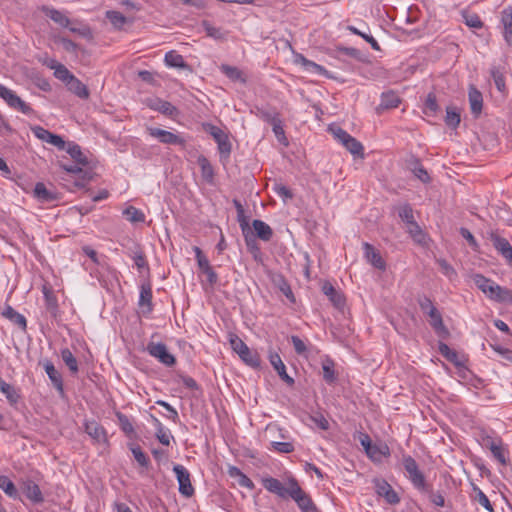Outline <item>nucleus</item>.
<instances>
[{
	"mask_svg": "<svg viewBox=\"0 0 512 512\" xmlns=\"http://www.w3.org/2000/svg\"><path fill=\"white\" fill-rule=\"evenodd\" d=\"M419 306L424 318L437 337L441 340L447 339L450 336V332L443 322L442 313L438 307L428 298L419 301Z\"/></svg>",
	"mask_w": 512,
	"mask_h": 512,
	"instance_id": "obj_1",
	"label": "nucleus"
},
{
	"mask_svg": "<svg viewBox=\"0 0 512 512\" xmlns=\"http://www.w3.org/2000/svg\"><path fill=\"white\" fill-rule=\"evenodd\" d=\"M475 285L488 298L497 302L512 303V291L501 287L493 280L486 278L481 274H476L473 278Z\"/></svg>",
	"mask_w": 512,
	"mask_h": 512,
	"instance_id": "obj_2",
	"label": "nucleus"
},
{
	"mask_svg": "<svg viewBox=\"0 0 512 512\" xmlns=\"http://www.w3.org/2000/svg\"><path fill=\"white\" fill-rule=\"evenodd\" d=\"M230 345L244 363L254 368L260 366L259 354L251 350L238 336L233 335L230 337Z\"/></svg>",
	"mask_w": 512,
	"mask_h": 512,
	"instance_id": "obj_3",
	"label": "nucleus"
},
{
	"mask_svg": "<svg viewBox=\"0 0 512 512\" xmlns=\"http://www.w3.org/2000/svg\"><path fill=\"white\" fill-rule=\"evenodd\" d=\"M290 497L297 503L301 512H319L311 497L302 490L295 479L290 480Z\"/></svg>",
	"mask_w": 512,
	"mask_h": 512,
	"instance_id": "obj_4",
	"label": "nucleus"
},
{
	"mask_svg": "<svg viewBox=\"0 0 512 512\" xmlns=\"http://www.w3.org/2000/svg\"><path fill=\"white\" fill-rule=\"evenodd\" d=\"M0 98H2L9 107L22 112L25 115L33 113V109L24 102L13 90L0 83Z\"/></svg>",
	"mask_w": 512,
	"mask_h": 512,
	"instance_id": "obj_5",
	"label": "nucleus"
},
{
	"mask_svg": "<svg viewBox=\"0 0 512 512\" xmlns=\"http://www.w3.org/2000/svg\"><path fill=\"white\" fill-rule=\"evenodd\" d=\"M147 132L151 137L157 139L162 144L179 145L182 147L186 145V139L181 134H175L171 131L156 127H148Z\"/></svg>",
	"mask_w": 512,
	"mask_h": 512,
	"instance_id": "obj_6",
	"label": "nucleus"
},
{
	"mask_svg": "<svg viewBox=\"0 0 512 512\" xmlns=\"http://www.w3.org/2000/svg\"><path fill=\"white\" fill-rule=\"evenodd\" d=\"M173 471L178 481L179 493L186 498L192 497L195 490L191 483L189 471L180 464L174 465Z\"/></svg>",
	"mask_w": 512,
	"mask_h": 512,
	"instance_id": "obj_7",
	"label": "nucleus"
},
{
	"mask_svg": "<svg viewBox=\"0 0 512 512\" xmlns=\"http://www.w3.org/2000/svg\"><path fill=\"white\" fill-rule=\"evenodd\" d=\"M146 351L150 356L158 359L162 364L171 367L175 364V357L168 351L167 346L164 343L149 342L146 347Z\"/></svg>",
	"mask_w": 512,
	"mask_h": 512,
	"instance_id": "obj_8",
	"label": "nucleus"
},
{
	"mask_svg": "<svg viewBox=\"0 0 512 512\" xmlns=\"http://www.w3.org/2000/svg\"><path fill=\"white\" fill-rule=\"evenodd\" d=\"M144 104L163 115L174 116L178 113L177 108L172 105L169 101L163 100L158 97H149L144 100Z\"/></svg>",
	"mask_w": 512,
	"mask_h": 512,
	"instance_id": "obj_9",
	"label": "nucleus"
},
{
	"mask_svg": "<svg viewBox=\"0 0 512 512\" xmlns=\"http://www.w3.org/2000/svg\"><path fill=\"white\" fill-rule=\"evenodd\" d=\"M261 483L267 491L276 494L281 498H286L287 496H290V486L288 488H285L282 482L276 478L263 477L261 479Z\"/></svg>",
	"mask_w": 512,
	"mask_h": 512,
	"instance_id": "obj_10",
	"label": "nucleus"
},
{
	"mask_svg": "<svg viewBox=\"0 0 512 512\" xmlns=\"http://www.w3.org/2000/svg\"><path fill=\"white\" fill-rule=\"evenodd\" d=\"M418 490H421L423 494L426 495V497L429 499L431 503H433L435 506L442 507L444 506V497L439 492H434L430 485H428L424 477L421 473L418 472Z\"/></svg>",
	"mask_w": 512,
	"mask_h": 512,
	"instance_id": "obj_11",
	"label": "nucleus"
},
{
	"mask_svg": "<svg viewBox=\"0 0 512 512\" xmlns=\"http://www.w3.org/2000/svg\"><path fill=\"white\" fill-rule=\"evenodd\" d=\"M21 489L25 496L33 503L38 504L44 501L43 494L38 484L27 479L22 482Z\"/></svg>",
	"mask_w": 512,
	"mask_h": 512,
	"instance_id": "obj_12",
	"label": "nucleus"
},
{
	"mask_svg": "<svg viewBox=\"0 0 512 512\" xmlns=\"http://www.w3.org/2000/svg\"><path fill=\"white\" fill-rule=\"evenodd\" d=\"M269 361L273 368L277 371L279 377L289 386L294 384V379L286 372V366L277 352L269 353Z\"/></svg>",
	"mask_w": 512,
	"mask_h": 512,
	"instance_id": "obj_13",
	"label": "nucleus"
},
{
	"mask_svg": "<svg viewBox=\"0 0 512 512\" xmlns=\"http://www.w3.org/2000/svg\"><path fill=\"white\" fill-rule=\"evenodd\" d=\"M43 368H44L48 378L52 382L53 386L56 388V390L61 395H63L64 394V386H63L62 375L60 374V372L55 368L54 364L49 360H46L43 363Z\"/></svg>",
	"mask_w": 512,
	"mask_h": 512,
	"instance_id": "obj_14",
	"label": "nucleus"
},
{
	"mask_svg": "<svg viewBox=\"0 0 512 512\" xmlns=\"http://www.w3.org/2000/svg\"><path fill=\"white\" fill-rule=\"evenodd\" d=\"M322 291L336 308L342 309L345 306L344 295L337 291L331 283L325 282L322 286Z\"/></svg>",
	"mask_w": 512,
	"mask_h": 512,
	"instance_id": "obj_15",
	"label": "nucleus"
},
{
	"mask_svg": "<svg viewBox=\"0 0 512 512\" xmlns=\"http://www.w3.org/2000/svg\"><path fill=\"white\" fill-rule=\"evenodd\" d=\"M152 288L149 283H144L140 287V295L138 305L143 309L144 313H151L153 310L152 305Z\"/></svg>",
	"mask_w": 512,
	"mask_h": 512,
	"instance_id": "obj_16",
	"label": "nucleus"
},
{
	"mask_svg": "<svg viewBox=\"0 0 512 512\" xmlns=\"http://www.w3.org/2000/svg\"><path fill=\"white\" fill-rule=\"evenodd\" d=\"M85 432L97 443H105L107 441L105 429L96 421H87L85 423Z\"/></svg>",
	"mask_w": 512,
	"mask_h": 512,
	"instance_id": "obj_17",
	"label": "nucleus"
},
{
	"mask_svg": "<svg viewBox=\"0 0 512 512\" xmlns=\"http://www.w3.org/2000/svg\"><path fill=\"white\" fill-rule=\"evenodd\" d=\"M42 11L47 17H49L52 21L63 28H68L72 23L71 20L62 11L53 7L43 6Z\"/></svg>",
	"mask_w": 512,
	"mask_h": 512,
	"instance_id": "obj_18",
	"label": "nucleus"
},
{
	"mask_svg": "<svg viewBox=\"0 0 512 512\" xmlns=\"http://www.w3.org/2000/svg\"><path fill=\"white\" fill-rule=\"evenodd\" d=\"M376 490L378 495L384 497L388 503L395 504L399 502V497L396 492L386 481H378L376 484Z\"/></svg>",
	"mask_w": 512,
	"mask_h": 512,
	"instance_id": "obj_19",
	"label": "nucleus"
},
{
	"mask_svg": "<svg viewBox=\"0 0 512 512\" xmlns=\"http://www.w3.org/2000/svg\"><path fill=\"white\" fill-rule=\"evenodd\" d=\"M398 215L403 222H405L406 224H408L410 226L409 233H410L411 237L414 238L415 234H414L413 228L415 227V223H414V211H413L412 207L409 204L400 205L398 208Z\"/></svg>",
	"mask_w": 512,
	"mask_h": 512,
	"instance_id": "obj_20",
	"label": "nucleus"
},
{
	"mask_svg": "<svg viewBox=\"0 0 512 512\" xmlns=\"http://www.w3.org/2000/svg\"><path fill=\"white\" fill-rule=\"evenodd\" d=\"M364 252L367 260L377 269H385V261L379 252L369 243H364Z\"/></svg>",
	"mask_w": 512,
	"mask_h": 512,
	"instance_id": "obj_21",
	"label": "nucleus"
},
{
	"mask_svg": "<svg viewBox=\"0 0 512 512\" xmlns=\"http://www.w3.org/2000/svg\"><path fill=\"white\" fill-rule=\"evenodd\" d=\"M468 97H469L471 112L474 115H479L481 113L482 107H483V97H482L481 92L478 89H476L475 87L471 86L469 88Z\"/></svg>",
	"mask_w": 512,
	"mask_h": 512,
	"instance_id": "obj_22",
	"label": "nucleus"
},
{
	"mask_svg": "<svg viewBox=\"0 0 512 512\" xmlns=\"http://www.w3.org/2000/svg\"><path fill=\"white\" fill-rule=\"evenodd\" d=\"M257 237L263 241H270L273 236L272 228L262 220L255 219L252 222Z\"/></svg>",
	"mask_w": 512,
	"mask_h": 512,
	"instance_id": "obj_23",
	"label": "nucleus"
},
{
	"mask_svg": "<svg viewBox=\"0 0 512 512\" xmlns=\"http://www.w3.org/2000/svg\"><path fill=\"white\" fill-rule=\"evenodd\" d=\"M2 315L7 318L8 320H10L12 323H14L15 325H17L19 328H21L22 330H26V327H27V321H26V318L20 314L19 312H17L14 308H12L11 306H7L3 312H2Z\"/></svg>",
	"mask_w": 512,
	"mask_h": 512,
	"instance_id": "obj_24",
	"label": "nucleus"
},
{
	"mask_svg": "<svg viewBox=\"0 0 512 512\" xmlns=\"http://www.w3.org/2000/svg\"><path fill=\"white\" fill-rule=\"evenodd\" d=\"M501 22L504 26V37L509 44H512V8H505L501 13Z\"/></svg>",
	"mask_w": 512,
	"mask_h": 512,
	"instance_id": "obj_25",
	"label": "nucleus"
},
{
	"mask_svg": "<svg viewBox=\"0 0 512 512\" xmlns=\"http://www.w3.org/2000/svg\"><path fill=\"white\" fill-rule=\"evenodd\" d=\"M48 67L54 70V75L56 78L68 83L74 75L70 73V71L61 63H58L55 60H51L48 64Z\"/></svg>",
	"mask_w": 512,
	"mask_h": 512,
	"instance_id": "obj_26",
	"label": "nucleus"
},
{
	"mask_svg": "<svg viewBox=\"0 0 512 512\" xmlns=\"http://www.w3.org/2000/svg\"><path fill=\"white\" fill-rule=\"evenodd\" d=\"M201 25L208 37L213 38L218 41H223L226 39L227 32L224 31L222 28L213 26L207 20L202 21Z\"/></svg>",
	"mask_w": 512,
	"mask_h": 512,
	"instance_id": "obj_27",
	"label": "nucleus"
},
{
	"mask_svg": "<svg viewBox=\"0 0 512 512\" xmlns=\"http://www.w3.org/2000/svg\"><path fill=\"white\" fill-rule=\"evenodd\" d=\"M220 70L226 77H228L230 80H232L234 82H237V81L242 82V83L246 82V78L244 77L243 72L235 66L222 64L220 66Z\"/></svg>",
	"mask_w": 512,
	"mask_h": 512,
	"instance_id": "obj_28",
	"label": "nucleus"
},
{
	"mask_svg": "<svg viewBox=\"0 0 512 512\" xmlns=\"http://www.w3.org/2000/svg\"><path fill=\"white\" fill-rule=\"evenodd\" d=\"M128 256L134 261L135 266L141 272L144 268H148V262L143 250L136 246L135 249L128 252Z\"/></svg>",
	"mask_w": 512,
	"mask_h": 512,
	"instance_id": "obj_29",
	"label": "nucleus"
},
{
	"mask_svg": "<svg viewBox=\"0 0 512 512\" xmlns=\"http://www.w3.org/2000/svg\"><path fill=\"white\" fill-rule=\"evenodd\" d=\"M67 84L69 86V90L78 97L82 99H87L89 97L88 88L75 76Z\"/></svg>",
	"mask_w": 512,
	"mask_h": 512,
	"instance_id": "obj_30",
	"label": "nucleus"
},
{
	"mask_svg": "<svg viewBox=\"0 0 512 512\" xmlns=\"http://www.w3.org/2000/svg\"><path fill=\"white\" fill-rule=\"evenodd\" d=\"M0 391L5 395L11 405L18 402L20 396L15 388L0 377Z\"/></svg>",
	"mask_w": 512,
	"mask_h": 512,
	"instance_id": "obj_31",
	"label": "nucleus"
},
{
	"mask_svg": "<svg viewBox=\"0 0 512 512\" xmlns=\"http://www.w3.org/2000/svg\"><path fill=\"white\" fill-rule=\"evenodd\" d=\"M164 61L166 66L173 68H185L186 63L182 55L175 51H169L165 54Z\"/></svg>",
	"mask_w": 512,
	"mask_h": 512,
	"instance_id": "obj_32",
	"label": "nucleus"
},
{
	"mask_svg": "<svg viewBox=\"0 0 512 512\" xmlns=\"http://www.w3.org/2000/svg\"><path fill=\"white\" fill-rule=\"evenodd\" d=\"M333 360L327 358L322 362L323 379L326 383L332 384L336 381V373Z\"/></svg>",
	"mask_w": 512,
	"mask_h": 512,
	"instance_id": "obj_33",
	"label": "nucleus"
},
{
	"mask_svg": "<svg viewBox=\"0 0 512 512\" xmlns=\"http://www.w3.org/2000/svg\"><path fill=\"white\" fill-rule=\"evenodd\" d=\"M43 294L47 311L51 315L56 316L58 311V302L56 296L46 287L43 289Z\"/></svg>",
	"mask_w": 512,
	"mask_h": 512,
	"instance_id": "obj_34",
	"label": "nucleus"
},
{
	"mask_svg": "<svg viewBox=\"0 0 512 512\" xmlns=\"http://www.w3.org/2000/svg\"><path fill=\"white\" fill-rule=\"evenodd\" d=\"M460 121L461 118L458 109L456 107H447L445 124L452 129H456L459 126Z\"/></svg>",
	"mask_w": 512,
	"mask_h": 512,
	"instance_id": "obj_35",
	"label": "nucleus"
},
{
	"mask_svg": "<svg viewBox=\"0 0 512 512\" xmlns=\"http://www.w3.org/2000/svg\"><path fill=\"white\" fill-rule=\"evenodd\" d=\"M123 215L131 223H141L145 221L144 213L134 206L127 207L123 211Z\"/></svg>",
	"mask_w": 512,
	"mask_h": 512,
	"instance_id": "obj_36",
	"label": "nucleus"
},
{
	"mask_svg": "<svg viewBox=\"0 0 512 512\" xmlns=\"http://www.w3.org/2000/svg\"><path fill=\"white\" fill-rule=\"evenodd\" d=\"M344 147L354 156L358 158H364V147L360 141L351 136L347 141V144H344Z\"/></svg>",
	"mask_w": 512,
	"mask_h": 512,
	"instance_id": "obj_37",
	"label": "nucleus"
},
{
	"mask_svg": "<svg viewBox=\"0 0 512 512\" xmlns=\"http://www.w3.org/2000/svg\"><path fill=\"white\" fill-rule=\"evenodd\" d=\"M400 99L398 95L392 91L384 92L381 95L380 106L385 109L395 108L399 105Z\"/></svg>",
	"mask_w": 512,
	"mask_h": 512,
	"instance_id": "obj_38",
	"label": "nucleus"
},
{
	"mask_svg": "<svg viewBox=\"0 0 512 512\" xmlns=\"http://www.w3.org/2000/svg\"><path fill=\"white\" fill-rule=\"evenodd\" d=\"M439 352L443 357H445L448 361L454 363L455 365H462L461 361L459 360L457 352L452 350L447 344L441 341L439 342Z\"/></svg>",
	"mask_w": 512,
	"mask_h": 512,
	"instance_id": "obj_39",
	"label": "nucleus"
},
{
	"mask_svg": "<svg viewBox=\"0 0 512 512\" xmlns=\"http://www.w3.org/2000/svg\"><path fill=\"white\" fill-rule=\"evenodd\" d=\"M73 23L77 24L78 26L69 25L68 28L72 33H76L86 39H91L93 37V33L89 25L84 24L79 20H74Z\"/></svg>",
	"mask_w": 512,
	"mask_h": 512,
	"instance_id": "obj_40",
	"label": "nucleus"
},
{
	"mask_svg": "<svg viewBox=\"0 0 512 512\" xmlns=\"http://www.w3.org/2000/svg\"><path fill=\"white\" fill-rule=\"evenodd\" d=\"M61 358L73 374L78 372V362L73 353L68 348L61 350Z\"/></svg>",
	"mask_w": 512,
	"mask_h": 512,
	"instance_id": "obj_41",
	"label": "nucleus"
},
{
	"mask_svg": "<svg viewBox=\"0 0 512 512\" xmlns=\"http://www.w3.org/2000/svg\"><path fill=\"white\" fill-rule=\"evenodd\" d=\"M106 18L115 29H121L127 22L126 17L122 13L114 10L107 11Z\"/></svg>",
	"mask_w": 512,
	"mask_h": 512,
	"instance_id": "obj_42",
	"label": "nucleus"
},
{
	"mask_svg": "<svg viewBox=\"0 0 512 512\" xmlns=\"http://www.w3.org/2000/svg\"><path fill=\"white\" fill-rule=\"evenodd\" d=\"M0 489L11 498L16 499L18 497V491L14 483L7 476H0Z\"/></svg>",
	"mask_w": 512,
	"mask_h": 512,
	"instance_id": "obj_43",
	"label": "nucleus"
},
{
	"mask_svg": "<svg viewBox=\"0 0 512 512\" xmlns=\"http://www.w3.org/2000/svg\"><path fill=\"white\" fill-rule=\"evenodd\" d=\"M67 153L78 163V164H86V157L83 155L81 148L78 144L69 143L67 147Z\"/></svg>",
	"mask_w": 512,
	"mask_h": 512,
	"instance_id": "obj_44",
	"label": "nucleus"
},
{
	"mask_svg": "<svg viewBox=\"0 0 512 512\" xmlns=\"http://www.w3.org/2000/svg\"><path fill=\"white\" fill-rule=\"evenodd\" d=\"M34 194L39 200L46 202L52 201L55 198L53 193L41 182L35 185Z\"/></svg>",
	"mask_w": 512,
	"mask_h": 512,
	"instance_id": "obj_45",
	"label": "nucleus"
},
{
	"mask_svg": "<svg viewBox=\"0 0 512 512\" xmlns=\"http://www.w3.org/2000/svg\"><path fill=\"white\" fill-rule=\"evenodd\" d=\"M203 129L213 137L216 143L228 136L221 128L211 123H204Z\"/></svg>",
	"mask_w": 512,
	"mask_h": 512,
	"instance_id": "obj_46",
	"label": "nucleus"
},
{
	"mask_svg": "<svg viewBox=\"0 0 512 512\" xmlns=\"http://www.w3.org/2000/svg\"><path fill=\"white\" fill-rule=\"evenodd\" d=\"M198 164L201 168L203 178L206 180H211L214 176V171L209 160L205 156H200L198 158Z\"/></svg>",
	"mask_w": 512,
	"mask_h": 512,
	"instance_id": "obj_47",
	"label": "nucleus"
},
{
	"mask_svg": "<svg viewBox=\"0 0 512 512\" xmlns=\"http://www.w3.org/2000/svg\"><path fill=\"white\" fill-rule=\"evenodd\" d=\"M347 29L351 33L362 37L363 40L368 42L374 50H376V51L380 50V46H379L378 42L375 40V38L372 35H369L367 33L361 32L359 29H357L354 26H348Z\"/></svg>",
	"mask_w": 512,
	"mask_h": 512,
	"instance_id": "obj_48",
	"label": "nucleus"
},
{
	"mask_svg": "<svg viewBox=\"0 0 512 512\" xmlns=\"http://www.w3.org/2000/svg\"><path fill=\"white\" fill-rule=\"evenodd\" d=\"M329 131L334 136V138L343 146L344 144H347V141L349 140V138H351V135L347 131L338 126H330Z\"/></svg>",
	"mask_w": 512,
	"mask_h": 512,
	"instance_id": "obj_49",
	"label": "nucleus"
},
{
	"mask_svg": "<svg viewBox=\"0 0 512 512\" xmlns=\"http://www.w3.org/2000/svg\"><path fill=\"white\" fill-rule=\"evenodd\" d=\"M221 160H228L231 154L232 145L228 136L217 143Z\"/></svg>",
	"mask_w": 512,
	"mask_h": 512,
	"instance_id": "obj_50",
	"label": "nucleus"
},
{
	"mask_svg": "<svg viewBox=\"0 0 512 512\" xmlns=\"http://www.w3.org/2000/svg\"><path fill=\"white\" fill-rule=\"evenodd\" d=\"M403 465L409 474L411 482L416 485V461L411 456H407L403 459Z\"/></svg>",
	"mask_w": 512,
	"mask_h": 512,
	"instance_id": "obj_51",
	"label": "nucleus"
},
{
	"mask_svg": "<svg viewBox=\"0 0 512 512\" xmlns=\"http://www.w3.org/2000/svg\"><path fill=\"white\" fill-rule=\"evenodd\" d=\"M437 110H438V104L436 101V97L434 94H429L425 101L423 113L427 116H431V115H434Z\"/></svg>",
	"mask_w": 512,
	"mask_h": 512,
	"instance_id": "obj_52",
	"label": "nucleus"
},
{
	"mask_svg": "<svg viewBox=\"0 0 512 512\" xmlns=\"http://www.w3.org/2000/svg\"><path fill=\"white\" fill-rule=\"evenodd\" d=\"M131 452H132L135 460L137 461V463L140 466L145 467V468H147L149 466V458L142 451L140 446H133V447H131Z\"/></svg>",
	"mask_w": 512,
	"mask_h": 512,
	"instance_id": "obj_53",
	"label": "nucleus"
},
{
	"mask_svg": "<svg viewBox=\"0 0 512 512\" xmlns=\"http://www.w3.org/2000/svg\"><path fill=\"white\" fill-rule=\"evenodd\" d=\"M257 116L269 124H273L276 120L280 119L277 112L267 109H258Z\"/></svg>",
	"mask_w": 512,
	"mask_h": 512,
	"instance_id": "obj_54",
	"label": "nucleus"
},
{
	"mask_svg": "<svg viewBox=\"0 0 512 512\" xmlns=\"http://www.w3.org/2000/svg\"><path fill=\"white\" fill-rule=\"evenodd\" d=\"M439 265V269L443 275H445L450 280L454 279L457 276L455 269L444 259L437 260Z\"/></svg>",
	"mask_w": 512,
	"mask_h": 512,
	"instance_id": "obj_55",
	"label": "nucleus"
},
{
	"mask_svg": "<svg viewBox=\"0 0 512 512\" xmlns=\"http://www.w3.org/2000/svg\"><path fill=\"white\" fill-rule=\"evenodd\" d=\"M271 449L279 453L289 454L294 451V445L290 442L272 441Z\"/></svg>",
	"mask_w": 512,
	"mask_h": 512,
	"instance_id": "obj_56",
	"label": "nucleus"
},
{
	"mask_svg": "<svg viewBox=\"0 0 512 512\" xmlns=\"http://www.w3.org/2000/svg\"><path fill=\"white\" fill-rule=\"evenodd\" d=\"M490 450L493 456L503 465L506 464V455L505 449L502 447L500 443L492 442L490 446Z\"/></svg>",
	"mask_w": 512,
	"mask_h": 512,
	"instance_id": "obj_57",
	"label": "nucleus"
},
{
	"mask_svg": "<svg viewBox=\"0 0 512 512\" xmlns=\"http://www.w3.org/2000/svg\"><path fill=\"white\" fill-rule=\"evenodd\" d=\"M465 24L471 28L479 29L483 26V23L479 16L475 13H466L463 15Z\"/></svg>",
	"mask_w": 512,
	"mask_h": 512,
	"instance_id": "obj_58",
	"label": "nucleus"
},
{
	"mask_svg": "<svg viewBox=\"0 0 512 512\" xmlns=\"http://www.w3.org/2000/svg\"><path fill=\"white\" fill-rule=\"evenodd\" d=\"M194 251H195L196 260H197V263H198V266H199V269L201 270V272H204L205 270L210 268L211 265L209 263V260L207 259V257L205 255H203L201 249L199 247H195Z\"/></svg>",
	"mask_w": 512,
	"mask_h": 512,
	"instance_id": "obj_59",
	"label": "nucleus"
},
{
	"mask_svg": "<svg viewBox=\"0 0 512 512\" xmlns=\"http://www.w3.org/2000/svg\"><path fill=\"white\" fill-rule=\"evenodd\" d=\"M303 69L308 73L317 74V75H325L327 72V70L323 66H321L311 60H308V62L303 67Z\"/></svg>",
	"mask_w": 512,
	"mask_h": 512,
	"instance_id": "obj_60",
	"label": "nucleus"
},
{
	"mask_svg": "<svg viewBox=\"0 0 512 512\" xmlns=\"http://www.w3.org/2000/svg\"><path fill=\"white\" fill-rule=\"evenodd\" d=\"M474 490L476 492V500L478 501V503L481 506H483L486 510H488L489 512H493L492 505H491L488 497L484 494V492L477 487H474Z\"/></svg>",
	"mask_w": 512,
	"mask_h": 512,
	"instance_id": "obj_61",
	"label": "nucleus"
},
{
	"mask_svg": "<svg viewBox=\"0 0 512 512\" xmlns=\"http://www.w3.org/2000/svg\"><path fill=\"white\" fill-rule=\"evenodd\" d=\"M31 131L35 137L46 143H48L50 137L53 135V133H51L50 131L41 126H34L31 128Z\"/></svg>",
	"mask_w": 512,
	"mask_h": 512,
	"instance_id": "obj_62",
	"label": "nucleus"
},
{
	"mask_svg": "<svg viewBox=\"0 0 512 512\" xmlns=\"http://www.w3.org/2000/svg\"><path fill=\"white\" fill-rule=\"evenodd\" d=\"M290 339L294 350L298 355H304L307 352V346L300 337L292 335Z\"/></svg>",
	"mask_w": 512,
	"mask_h": 512,
	"instance_id": "obj_63",
	"label": "nucleus"
},
{
	"mask_svg": "<svg viewBox=\"0 0 512 512\" xmlns=\"http://www.w3.org/2000/svg\"><path fill=\"white\" fill-rule=\"evenodd\" d=\"M274 192L281 197L284 201L293 198L292 191L285 185L276 184L273 188Z\"/></svg>",
	"mask_w": 512,
	"mask_h": 512,
	"instance_id": "obj_64",
	"label": "nucleus"
}]
</instances>
